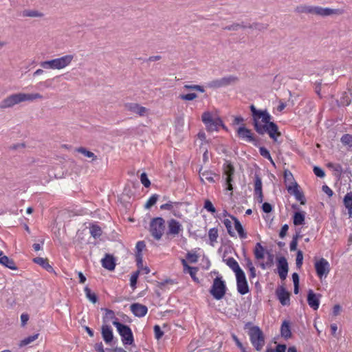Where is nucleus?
<instances>
[{"label":"nucleus","instance_id":"obj_30","mask_svg":"<svg viewBox=\"0 0 352 352\" xmlns=\"http://www.w3.org/2000/svg\"><path fill=\"white\" fill-rule=\"evenodd\" d=\"M0 264L10 270H16L17 268L14 261L5 255L0 258Z\"/></svg>","mask_w":352,"mask_h":352},{"label":"nucleus","instance_id":"obj_18","mask_svg":"<svg viewBox=\"0 0 352 352\" xmlns=\"http://www.w3.org/2000/svg\"><path fill=\"white\" fill-rule=\"evenodd\" d=\"M239 137L248 142H254L255 139L251 131L244 126H241L237 130Z\"/></svg>","mask_w":352,"mask_h":352},{"label":"nucleus","instance_id":"obj_45","mask_svg":"<svg viewBox=\"0 0 352 352\" xmlns=\"http://www.w3.org/2000/svg\"><path fill=\"white\" fill-rule=\"evenodd\" d=\"M341 142L343 144L352 147V135L345 134L342 135Z\"/></svg>","mask_w":352,"mask_h":352},{"label":"nucleus","instance_id":"obj_19","mask_svg":"<svg viewBox=\"0 0 352 352\" xmlns=\"http://www.w3.org/2000/svg\"><path fill=\"white\" fill-rule=\"evenodd\" d=\"M320 295H316L312 290H309L307 295V302L308 305L314 310H317L320 305Z\"/></svg>","mask_w":352,"mask_h":352},{"label":"nucleus","instance_id":"obj_40","mask_svg":"<svg viewBox=\"0 0 352 352\" xmlns=\"http://www.w3.org/2000/svg\"><path fill=\"white\" fill-rule=\"evenodd\" d=\"M259 152H260V154L261 156L269 160L270 161L271 164L274 166H275V163H274V160H272L269 151L267 148H265V147H260Z\"/></svg>","mask_w":352,"mask_h":352},{"label":"nucleus","instance_id":"obj_28","mask_svg":"<svg viewBox=\"0 0 352 352\" xmlns=\"http://www.w3.org/2000/svg\"><path fill=\"white\" fill-rule=\"evenodd\" d=\"M230 218L234 221V227L239 234V237L241 239H245L247 237V234L245 232L240 221L234 216H230Z\"/></svg>","mask_w":352,"mask_h":352},{"label":"nucleus","instance_id":"obj_37","mask_svg":"<svg viewBox=\"0 0 352 352\" xmlns=\"http://www.w3.org/2000/svg\"><path fill=\"white\" fill-rule=\"evenodd\" d=\"M327 167L334 171V174L337 176H340L342 173V167L339 164H335L329 162L327 164Z\"/></svg>","mask_w":352,"mask_h":352},{"label":"nucleus","instance_id":"obj_48","mask_svg":"<svg viewBox=\"0 0 352 352\" xmlns=\"http://www.w3.org/2000/svg\"><path fill=\"white\" fill-rule=\"evenodd\" d=\"M139 276V271H137L132 274L130 278V285L133 289L136 288L137 280Z\"/></svg>","mask_w":352,"mask_h":352},{"label":"nucleus","instance_id":"obj_33","mask_svg":"<svg viewBox=\"0 0 352 352\" xmlns=\"http://www.w3.org/2000/svg\"><path fill=\"white\" fill-rule=\"evenodd\" d=\"M344 204L348 209L349 213L351 215L352 214V192L346 193L344 197Z\"/></svg>","mask_w":352,"mask_h":352},{"label":"nucleus","instance_id":"obj_22","mask_svg":"<svg viewBox=\"0 0 352 352\" xmlns=\"http://www.w3.org/2000/svg\"><path fill=\"white\" fill-rule=\"evenodd\" d=\"M102 336L104 341L107 344H109L112 341L113 338V335L112 329L110 326L106 324H104L102 326Z\"/></svg>","mask_w":352,"mask_h":352},{"label":"nucleus","instance_id":"obj_2","mask_svg":"<svg viewBox=\"0 0 352 352\" xmlns=\"http://www.w3.org/2000/svg\"><path fill=\"white\" fill-rule=\"evenodd\" d=\"M74 58V55L67 54L63 56L54 58L49 60H45L40 63V65L45 69H57L60 70L68 67Z\"/></svg>","mask_w":352,"mask_h":352},{"label":"nucleus","instance_id":"obj_41","mask_svg":"<svg viewBox=\"0 0 352 352\" xmlns=\"http://www.w3.org/2000/svg\"><path fill=\"white\" fill-rule=\"evenodd\" d=\"M104 310L105 311V315L103 317V322L104 324L110 322L111 320L114 318L115 313L113 311L108 309H104Z\"/></svg>","mask_w":352,"mask_h":352},{"label":"nucleus","instance_id":"obj_43","mask_svg":"<svg viewBox=\"0 0 352 352\" xmlns=\"http://www.w3.org/2000/svg\"><path fill=\"white\" fill-rule=\"evenodd\" d=\"M77 151L80 153H82L85 157L89 158H92L93 160H95L96 158V156L95 154L89 151H87L86 148L83 147H80L77 148Z\"/></svg>","mask_w":352,"mask_h":352},{"label":"nucleus","instance_id":"obj_24","mask_svg":"<svg viewBox=\"0 0 352 352\" xmlns=\"http://www.w3.org/2000/svg\"><path fill=\"white\" fill-rule=\"evenodd\" d=\"M22 102H33L38 99H43V96L38 93L26 94L21 92Z\"/></svg>","mask_w":352,"mask_h":352},{"label":"nucleus","instance_id":"obj_34","mask_svg":"<svg viewBox=\"0 0 352 352\" xmlns=\"http://www.w3.org/2000/svg\"><path fill=\"white\" fill-rule=\"evenodd\" d=\"M218 230L215 228H211L208 231V237L210 240V244L214 246V243L217 242L218 238Z\"/></svg>","mask_w":352,"mask_h":352},{"label":"nucleus","instance_id":"obj_39","mask_svg":"<svg viewBox=\"0 0 352 352\" xmlns=\"http://www.w3.org/2000/svg\"><path fill=\"white\" fill-rule=\"evenodd\" d=\"M261 192H262V181L260 177L256 175L254 179V193L261 194Z\"/></svg>","mask_w":352,"mask_h":352},{"label":"nucleus","instance_id":"obj_60","mask_svg":"<svg viewBox=\"0 0 352 352\" xmlns=\"http://www.w3.org/2000/svg\"><path fill=\"white\" fill-rule=\"evenodd\" d=\"M146 245L145 243L143 241H138L136 243L135 248L137 250V252L139 254H141L142 251L145 248Z\"/></svg>","mask_w":352,"mask_h":352},{"label":"nucleus","instance_id":"obj_20","mask_svg":"<svg viewBox=\"0 0 352 352\" xmlns=\"http://www.w3.org/2000/svg\"><path fill=\"white\" fill-rule=\"evenodd\" d=\"M101 263L104 268L109 271H113L116 267L115 258L112 255L108 254L101 260Z\"/></svg>","mask_w":352,"mask_h":352},{"label":"nucleus","instance_id":"obj_17","mask_svg":"<svg viewBox=\"0 0 352 352\" xmlns=\"http://www.w3.org/2000/svg\"><path fill=\"white\" fill-rule=\"evenodd\" d=\"M276 296L280 304L283 306L289 305V293L286 291L285 287H280L276 289Z\"/></svg>","mask_w":352,"mask_h":352},{"label":"nucleus","instance_id":"obj_3","mask_svg":"<svg viewBox=\"0 0 352 352\" xmlns=\"http://www.w3.org/2000/svg\"><path fill=\"white\" fill-rule=\"evenodd\" d=\"M201 120L208 131H217L220 126L225 127L221 119L209 111L203 113Z\"/></svg>","mask_w":352,"mask_h":352},{"label":"nucleus","instance_id":"obj_44","mask_svg":"<svg viewBox=\"0 0 352 352\" xmlns=\"http://www.w3.org/2000/svg\"><path fill=\"white\" fill-rule=\"evenodd\" d=\"M184 88L187 90L198 91L201 93H204L205 91V89H204V87L199 85H185L184 86Z\"/></svg>","mask_w":352,"mask_h":352},{"label":"nucleus","instance_id":"obj_61","mask_svg":"<svg viewBox=\"0 0 352 352\" xmlns=\"http://www.w3.org/2000/svg\"><path fill=\"white\" fill-rule=\"evenodd\" d=\"M298 201H300L301 204H305V197L303 194L300 190H296L294 195Z\"/></svg>","mask_w":352,"mask_h":352},{"label":"nucleus","instance_id":"obj_25","mask_svg":"<svg viewBox=\"0 0 352 352\" xmlns=\"http://www.w3.org/2000/svg\"><path fill=\"white\" fill-rule=\"evenodd\" d=\"M234 168L231 164H228L224 170L225 174L226 175V183L228 184L227 190H232V186L231 184V182L232 180V176L234 174Z\"/></svg>","mask_w":352,"mask_h":352},{"label":"nucleus","instance_id":"obj_23","mask_svg":"<svg viewBox=\"0 0 352 352\" xmlns=\"http://www.w3.org/2000/svg\"><path fill=\"white\" fill-rule=\"evenodd\" d=\"M226 265L235 273V275L243 272L237 261L232 257L223 259Z\"/></svg>","mask_w":352,"mask_h":352},{"label":"nucleus","instance_id":"obj_9","mask_svg":"<svg viewBox=\"0 0 352 352\" xmlns=\"http://www.w3.org/2000/svg\"><path fill=\"white\" fill-rule=\"evenodd\" d=\"M238 78L234 76H228L219 79L213 80L208 82V85L210 88L217 89L222 87H226L236 83Z\"/></svg>","mask_w":352,"mask_h":352},{"label":"nucleus","instance_id":"obj_54","mask_svg":"<svg viewBox=\"0 0 352 352\" xmlns=\"http://www.w3.org/2000/svg\"><path fill=\"white\" fill-rule=\"evenodd\" d=\"M350 99L348 95L345 93L339 101V104L341 106H348L350 104Z\"/></svg>","mask_w":352,"mask_h":352},{"label":"nucleus","instance_id":"obj_32","mask_svg":"<svg viewBox=\"0 0 352 352\" xmlns=\"http://www.w3.org/2000/svg\"><path fill=\"white\" fill-rule=\"evenodd\" d=\"M281 336L285 338L291 337L292 333L290 331L289 323L287 321H284L280 327Z\"/></svg>","mask_w":352,"mask_h":352},{"label":"nucleus","instance_id":"obj_62","mask_svg":"<svg viewBox=\"0 0 352 352\" xmlns=\"http://www.w3.org/2000/svg\"><path fill=\"white\" fill-rule=\"evenodd\" d=\"M287 190L288 192L292 194V195H294L295 194V192L296 190H298V185L297 184L296 182L294 183L293 185L292 186H289L288 188H287Z\"/></svg>","mask_w":352,"mask_h":352},{"label":"nucleus","instance_id":"obj_21","mask_svg":"<svg viewBox=\"0 0 352 352\" xmlns=\"http://www.w3.org/2000/svg\"><path fill=\"white\" fill-rule=\"evenodd\" d=\"M182 263L184 267V272H188L195 282L199 283V279L196 276V274L198 271L197 267L189 266L185 259L182 260Z\"/></svg>","mask_w":352,"mask_h":352},{"label":"nucleus","instance_id":"obj_13","mask_svg":"<svg viewBox=\"0 0 352 352\" xmlns=\"http://www.w3.org/2000/svg\"><path fill=\"white\" fill-rule=\"evenodd\" d=\"M168 231L167 234L171 236L178 235L183 231L182 225L176 219H171L168 221Z\"/></svg>","mask_w":352,"mask_h":352},{"label":"nucleus","instance_id":"obj_36","mask_svg":"<svg viewBox=\"0 0 352 352\" xmlns=\"http://www.w3.org/2000/svg\"><path fill=\"white\" fill-rule=\"evenodd\" d=\"M86 298L92 303L95 304L98 301V297L95 293L91 292V289L86 286L84 289Z\"/></svg>","mask_w":352,"mask_h":352},{"label":"nucleus","instance_id":"obj_14","mask_svg":"<svg viewBox=\"0 0 352 352\" xmlns=\"http://www.w3.org/2000/svg\"><path fill=\"white\" fill-rule=\"evenodd\" d=\"M124 109L140 116H144L148 112V109L146 107L140 106L139 104L135 102H128L124 104Z\"/></svg>","mask_w":352,"mask_h":352},{"label":"nucleus","instance_id":"obj_15","mask_svg":"<svg viewBox=\"0 0 352 352\" xmlns=\"http://www.w3.org/2000/svg\"><path fill=\"white\" fill-rule=\"evenodd\" d=\"M278 273L281 280H285L287 278L288 273V263L285 257H280L278 259L277 263Z\"/></svg>","mask_w":352,"mask_h":352},{"label":"nucleus","instance_id":"obj_12","mask_svg":"<svg viewBox=\"0 0 352 352\" xmlns=\"http://www.w3.org/2000/svg\"><path fill=\"white\" fill-rule=\"evenodd\" d=\"M235 276L238 292L241 295L248 294L250 292V289L244 272H242Z\"/></svg>","mask_w":352,"mask_h":352},{"label":"nucleus","instance_id":"obj_56","mask_svg":"<svg viewBox=\"0 0 352 352\" xmlns=\"http://www.w3.org/2000/svg\"><path fill=\"white\" fill-rule=\"evenodd\" d=\"M140 181H141V183L145 187H148L151 185V182H150L149 179H148L147 175L145 173H143L141 174Z\"/></svg>","mask_w":352,"mask_h":352},{"label":"nucleus","instance_id":"obj_1","mask_svg":"<svg viewBox=\"0 0 352 352\" xmlns=\"http://www.w3.org/2000/svg\"><path fill=\"white\" fill-rule=\"evenodd\" d=\"M254 126L256 132L261 135L267 133L274 141L280 135L278 126L273 122H270L271 116L267 110H258L252 104L250 106Z\"/></svg>","mask_w":352,"mask_h":352},{"label":"nucleus","instance_id":"obj_8","mask_svg":"<svg viewBox=\"0 0 352 352\" xmlns=\"http://www.w3.org/2000/svg\"><path fill=\"white\" fill-rule=\"evenodd\" d=\"M344 12L343 9H334L330 8H323L318 6H314L313 15L327 17L330 16H339Z\"/></svg>","mask_w":352,"mask_h":352},{"label":"nucleus","instance_id":"obj_53","mask_svg":"<svg viewBox=\"0 0 352 352\" xmlns=\"http://www.w3.org/2000/svg\"><path fill=\"white\" fill-rule=\"evenodd\" d=\"M23 16L30 17H38L41 16L42 14L35 10H25L23 12Z\"/></svg>","mask_w":352,"mask_h":352},{"label":"nucleus","instance_id":"obj_4","mask_svg":"<svg viewBox=\"0 0 352 352\" xmlns=\"http://www.w3.org/2000/svg\"><path fill=\"white\" fill-rule=\"evenodd\" d=\"M252 344L257 351H261L265 344L264 335L258 327L254 326L249 331Z\"/></svg>","mask_w":352,"mask_h":352},{"label":"nucleus","instance_id":"obj_42","mask_svg":"<svg viewBox=\"0 0 352 352\" xmlns=\"http://www.w3.org/2000/svg\"><path fill=\"white\" fill-rule=\"evenodd\" d=\"M90 234L94 238L99 237L102 234V230L98 226L93 225L89 228Z\"/></svg>","mask_w":352,"mask_h":352},{"label":"nucleus","instance_id":"obj_51","mask_svg":"<svg viewBox=\"0 0 352 352\" xmlns=\"http://www.w3.org/2000/svg\"><path fill=\"white\" fill-rule=\"evenodd\" d=\"M303 261V254L301 250H298L296 254V264L298 268H300Z\"/></svg>","mask_w":352,"mask_h":352},{"label":"nucleus","instance_id":"obj_35","mask_svg":"<svg viewBox=\"0 0 352 352\" xmlns=\"http://www.w3.org/2000/svg\"><path fill=\"white\" fill-rule=\"evenodd\" d=\"M199 175H200V178H201V180L202 182H204L205 180L206 181H208L209 182H214V174L211 173V172H209V171H204V172H199Z\"/></svg>","mask_w":352,"mask_h":352},{"label":"nucleus","instance_id":"obj_10","mask_svg":"<svg viewBox=\"0 0 352 352\" xmlns=\"http://www.w3.org/2000/svg\"><path fill=\"white\" fill-rule=\"evenodd\" d=\"M22 102L21 92L10 94L3 99L0 102V109H6Z\"/></svg>","mask_w":352,"mask_h":352},{"label":"nucleus","instance_id":"obj_29","mask_svg":"<svg viewBox=\"0 0 352 352\" xmlns=\"http://www.w3.org/2000/svg\"><path fill=\"white\" fill-rule=\"evenodd\" d=\"M265 254V249L264 247L260 243H257L254 249V254L255 258L258 261H260L264 258Z\"/></svg>","mask_w":352,"mask_h":352},{"label":"nucleus","instance_id":"obj_11","mask_svg":"<svg viewBox=\"0 0 352 352\" xmlns=\"http://www.w3.org/2000/svg\"><path fill=\"white\" fill-rule=\"evenodd\" d=\"M315 269L319 278H326L330 272L329 263L324 258H321L315 263Z\"/></svg>","mask_w":352,"mask_h":352},{"label":"nucleus","instance_id":"obj_31","mask_svg":"<svg viewBox=\"0 0 352 352\" xmlns=\"http://www.w3.org/2000/svg\"><path fill=\"white\" fill-rule=\"evenodd\" d=\"M305 214L302 212H296L294 214L293 222L295 226H300L305 223Z\"/></svg>","mask_w":352,"mask_h":352},{"label":"nucleus","instance_id":"obj_46","mask_svg":"<svg viewBox=\"0 0 352 352\" xmlns=\"http://www.w3.org/2000/svg\"><path fill=\"white\" fill-rule=\"evenodd\" d=\"M157 199H158V195H156V194L153 195L152 196H151L149 197V199H148V201L145 204V208H150L151 207H152L153 205L155 204V203L157 202Z\"/></svg>","mask_w":352,"mask_h":352},{"label":"nucleus","instance_id":"obj_38","mask_svg":"<svg viewBox=\"0 0 352 352\" xmlns=\"http://www.w3.org/2000/svg\"><path fill=\"white\" fill-rule=\"evenodd\" d=\"M38 336H39L38 333H36V334L24 338L23 340H22L21 341L19 346H26V345L32 343V342H34L38 338Z\"/></svg>","mask_w":352,"mask_h":352},{"label":"nucleus","instance_id":"obj_5","mask_svg":"<svg viewBox=\"0 0 352 352\" xmlns=\"http://www.w3.org/2000/svg\"><path fill=\"white\" fill-rule=\"evenodd\" d=\"M114 326L116 327L124 345H131L133 344V335L129 326L122 324L120 322H115Z\"/></svg>","mask_w":352,"mask_h":352},{"label":"nucleus","instance_id":"obj_64","mask_svg":"<svg viewBox=\"0 0 352 352\" xmlns=\"http://www.w3.org/2000/svg\"><path fill=\"white\" fill-rule=\"evenodd\" d=\"M287 349L285 344H278L276 348L275 352H285Z\"/></svg>","mask_w":352,"mask_h":352},{"label":"nucleus","instance_id":"obj_59","mask_svg":"<svg viewBox=\"0 0 352 352\" xmlns=\"http://www.w3.org/2000/svg\"><path fill=\"white\" fill-rule=\"evenodd\" d=\"M288 229H289V226L287 224H285L282 226V228L280 230V232H279V236L281 239H283L286 236Z\"/></svg>","mask_w":352,"mask_h":352},{"label":"nucleus","instance_id":"obj_55","mask_svg":"<svg viewBox=\"0 0 352 352\" xmlns=\"http://www.w3.org/2000/svg\"><path fill=\"white\" fill-rule=\"evenodd\" d=\"M223 224L226 226V229L228 230V234L230 236H234V232H233V231L232 230V222H231V221L228 219H224Z\"/></svg>","mask_w":352,"mask_h":352},{"label":"nucleus","instance_id":"obj_7","mask_svg":"<svg viewBox=\"0 0 352 352\" xmlns=\"http://www.w3.org/2000/svg\"><path fill=\"white\" fill-rule=\"evenodd\" d=\"M226 287L221 277H217L213 281L210 294L217 299H221L226 294Z\"/></svg>","mask_w":352,"mask_h":352},{"label":"nucleus","instance_id":"obj_49","mask_svg":"<svg viewBox=\"0 0 352 352\" xmlns=\"http://www.w3.org/2000/svg\"><path fill=\"white\" fill-rule=\"evenodd\" d=\"M204 208L208 212H211L212 214H214L216 212V209L214 207L212 203L207 199L204 201Z\"/></svg>","mask_w":352,"mask_h":352},{"label":"nucleus","instance_id":"obj_58","mask_svg":"<svg viewBox=\"0 0 352 352\" xmlns=\"http://www.w3.org/2000/svg\"><path fill=\"white\" fill-rule=\"evenodd\" d=\"M314 173L317 177L320 178L324 177L325 175L324 170L318 166L314 167Z\"/></svg>","mask_w":352,"mask_h":352},{"label":"nucleus","instance_id":"obj_47","mask_svg":"<svg viewBox=\"0 0 352 352\" xmlns=\"http://www.w3.org/2000/svg\"><path fill=\"white\" fill-rule=\"evenodd\" d=\"M179 98L182 100H193L197 98V95L195 93H189L187 94H181Z\"/></svg>","mask_w":352,"mask_h":352},{"label":"nucleus","instance_id":"obj_57","mask_svg":"<svg viewBox=\"0 0 352 352\" xmlns=\"http://www.w3.org/2000/svg\"><path fill=\"white\" fill-rule=\"evenodd\" d=\"M186 258L192 263H195L198 261V256L195 253L188 252L186 255Z\"/></svg>","mask_w":352,"mask_h":352},{"label":"nucleus","instance_id":"obj_52","mask_svg":"<svg viewBox=\"0 0 352 352\" xmlns=\"http://www.w3.org/2000/svg\"><path fill=\"white\" fill-rule=\"evenodd\" d=\"M153 330L155 333V338L157 340H160V338H162V337L164 335V332L162 331L159 325H155Z\"/></svg>","mask_w":352,"mask_h":352},{"label":"nucleus","instance_id":"obj_50","mask_svg":"<svg viewBox=\"0 0 352 352\" xmlns=\"http://www.w3.org/2000/svg\"><path fill=\"white\" fill-rule=\"evenodd\" d=\"M241 28H245L246 26L240 23H233L230 25L224 27L223 29L230 31H236Z\"/></svg>","mask_w":352,"mask_h":352},{"label":"nucleus","instance_id":"obj_26","mask_svg":"<svg viewBox=\"0 0 352 352\" xmlns=\"http://www.w3.org/2000/svg\"><path fill=\"white\" fill-rule=\"evenodd\" d=\"M33 261L43 267L45 270H46L49 272H54L53 267L50 265L47 258H44L42 257H36L33 259Z\"/></svg>","mask_w":352,"mask_h":352},{"label":"nucleus","instance_id":"obj_6","mask_svg":"<svg viewBox=\"0 0 352 352\" xmlns=\"http://www.w3.org/2000/svg\"><path fill=\"white\" fill-rule=\"evenodd\" d=\"M165 228V221L162 217L153 218L150 223V232L157 241L163 236Z\"/></svg>","mask_w":352,"mask_h":352},{"label":"nucleus","instance_id":"obj_27","mask_svg":"<svg viewBox=\"0 0 352 352\" xmlns=\"http://www.w3.org/2000/svg\"><path fill=\"white\" fill-rule=\"evenodd\" d=\"M314 6L300 4L296 7L294 11L298 14H307L313 15Z\"/></svg>","mask_w":352,"mask_h":352},{"label":"nucleus","instance_id":"obj_63","mask_svg":"<svg viewBox=\"0 0 352 352\" xmlns=\"http://www.w3.org/2000/svg\"><path fill=\"white\" fill-rule=\"evenodd\" d=\"M262 209L265 213H269L272 211V207L269 203H264L262 206Z\"/></svg>","mask_w":352,"mask_h":352},{"label":"nucleus","instance_id":"obj_16","mask_svg":"<svg viewBox=\"0 0 352 352\" xmlns=\"http://www.w3.org/2000/svg\"><path fill=\"white\" fill-rule=\"evenodd\" d=\"M130 309L135 316L139 318L144 317L148 311L147 307L140 303L132 304Z\"/></svg>","mask_w":352,"mask_h":352}]
</instances>
